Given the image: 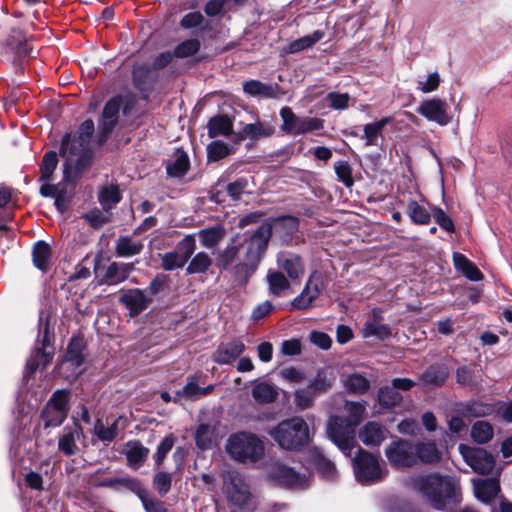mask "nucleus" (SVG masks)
<instances>
[{
    "label": "nucleus",
    "instance_id": "nucleus-38",
    "mask_svg": "<svg viewBox=\"0 0 512 512\" xmlns=\"http://www.w3.org/2000/svg\"><path fill=\"white\" fill-rule=\"evenodd\" d=\"M346 390L353 394L362 395L370 388L369 380L362 374L353 373L343 380Z\"/></svg>",
    "mask_w": 512,
    "mask_h": 512
},
{
    "label": "nucleus",
    "instance_id": "nucleus-39",
    "mask_svg": "<svg viewBox=\"0 0 512 512\" xmlns=\"http://www.w3.org/2000/svg\"><path fill=\"white\" fill-rule=\"evenodd\" d=\"M471 437L478 444L489 442L494 436L493 426L487 421H476L471 428Z\"/></svg>",
    "mask_w": 512,
    "mask_h": 512
},
{
    "label": "nucleus",
    "instance_id": "nucleus-43",
    "mask_svg": "<svg viewBox=\"0 0 512 512\" xmlns=\"http://www.w3.org/2000/svg\"><path fill=\"white\" fill-rule=\"evenodd\" d=\"M212 265V259L205 252H198L191 258L187 268V274H201L205 273Z\"/></svg>",
    "mask_w": 512,
    "mask_h": 512
},
{
    "label": "nucleus",
    "instance_id": "nucleus-56",
    "mask_svg": "<svg viewBox=\"0 0 512 512\" xmlns=\"http://www.w3.org/2000/svg\"><path fill=\"white\" fill-rule=\"evenodd\" d=\"M68 402H69V391L61 389V390H56L52 394L51 398L48 400L46 405H48L52 408H55L59 411H62L68 415V412H69Z\"/></svg>",
    "mask_w": 512,
    "mask_h": 512
},
{
    "label": "nucleus",
    "instance_id": "nucleus-33",
    "mask_svg": "<svg viewBox=\"0 0 512 512\" xmlns=\"http://www.w3.org/2000/svg\"><path fill=\"white\" fill-rule=\"evenodd\" d=\"M143 250L141 241H134L129 236H119L115 242V251L119 257L138 255Z\"/></svg>",
    "mask_w": 512,
    "mask_h": 512
},
{
    "label": "nucleus",
    "instance_id": "nucleus-48",
    "mask_svg": "<svg viewBox=\"0 0 512 512\" xmlns=\"http://www.w3.org/2000/svg\"><path fill=\"white\" fill-rule=\"evenodd\" d=\"M182 397L188 400H197L200 398V387L196 376H189L182 390L176 392L174 402L179 401Z\"/></svg>",
    "mask_w": 512,
    "mask_h": 512
},
{
    "label": "nucleus",
    "instance_id": "nucleus-5",
    "mask_svg": "<svg viewBox=\"0 0 512 512\" xmlns=\"http://www.w3.org/2000/svg\"><path fill=\"white\" fill-rule=\"evenodd\" d=\"M353 468L356 479L362 484L376 483L387 474V469L381 465L379 458L361 447H357V455L353 458Z\"/></svg>",
    "mask_w": 512,
    "mask_h": 512
},
{
    "label": "nucleus",
    "instance_id": "nucleus-51",
    "mask_svg": "<svg viewBox=\"0 0 512 512\" xmlns=\"http://www.w3.org/2000/svg\"><path fill=\"white\" fill-rule=\"evenodd\" d=\"M82 218H84L94 229H99L111 221V214L105 210L103 212L98 208H94L85 213Z\"/></svg>",
    "mask_w": 512,
    "mask_h": 512
},
{
    "label": "nucleus",
    "instance_id": "nucleus-42",
    "mask_svg": "<svg viewBox=\"0 0 512 512\" xmlns=\"http://www.w3.org/2000/svg\"><path fill=\"white\" fill-rule=\"evenodd\" d=\"M243 90L246 94L251 96H263L265 98H272L275 96V89L273 86L264 84L258 80L246 81L243 84Z\"/></svg>",
    "mask_w": 512,
    "mask_h": 512
},
{
    "label": "nucleus",
    "instance_id": "nucleus-24",
    "mask_svg": "<svg viewBox=\"0 0 512 512\" xmlns=\"http://www.w3.org/2000/svg\"><path fill=\"white\" fill-rule=\"evenodd\" d=\"M123 453L126 456L128 466L134 470H137L147 459L149 449L143 446L139 441H128L126 443V449Z\"/></svg>",
    "mask_w": 512,
    "mask_h": 512
},
{
    "label": "nucleus",
    "instance_id": "nucleus-1",
    "mask_svg": "<svg viewBox=\"0 0 512 512\" xmlns=\"http://www.w3.org/2000/svg\"><path fill=\"white\" fill-rule=\"evenodd\" d=\"M409 486L437 510H445L462 498L459 484L452 477L437 473L415 475L409 479Z\"/></svg>",
    "mask_w": 512,
    "mask_h": 512
},
{
    "label": "nucleus",
    "instance_id": "nucleus-57",
    "mask_svg": "<svg viewBox=\"0 0 512 512\" xmlns=\"http://www.w3.org/2000/svg\"><path fill=\"white\" fill-rule=\"evenodd\" d=\"M144 490L145 488L140 480L129 476L119 477L118 492L130 491L139 497V495L143 494Z\"/></svg>",
    "mask_w": 512,
    "mask_h": 512
},
{
    "label": "nucleus",
    "instance_id": "nucleus-28",
    "mask_svg": "<svg viewBox=\"0 0 512 512\" xmlns=\"http://www.w3.org/2000/svg\"><path fill=\"white\" fill-rule=\"evenodd\" d=\"M416 447V464L422 462L425 464L437 463L441 459V452L438 450L435 442L425 441L414 443Z\"/></svg>",
    "mask_w": 512,
    "mask_h": 512
},
{
    "label": "nucleus",
    "instance_id": "nucleus-10",
    "mask_svg": "<svg viewBox=\"0 0 512 512\" xmlns=\"http://www.w3.org/2000/svg\"><path fill=\"white\" fill-rule=\"evenodd\" d=\"M385 455L391 465L398 468L416 465V447L408 440L393 441L386 447Z\"/></svg>",
    "mask_w": 512,
    "mask_h": 512
},
{
    "label": "nucleus",
    "instance_id": "nucleus-54",
    "mask_svg": "<svg viewBox=\"0 0 512 512\" xmlns=\"http://www.w3.org/2000/svg\"><path fill=\"white\" fill-rule=\"evenodd\" d=\"M335 173L340 182H342L346 187L350 188L354 184V179L352 176V168L350 164L345 160H339L334 163Z\"/></svg>",
    "mask_w": 512,
    "mask_h": 512
},
{
    "label": "nucleus",
    "instance_id": "nucleus-62",
    "mask_svg": "<svg viewBox=\"0 0 512 512\" xmlns=\"http://www.w3.org/2000/svg\"><path fill=\"white\" fill-rule=\"evenodd\" d=\"M200 49V42L197 39H188L176 46L174 55L177 58H185L196 54Z\"/></svg>",
    "mask_w": 512,
    "mask_h": 512
},
{
    "label": "nucleus",
    "instance_id": "nucleus-34",
    "mask_svg": "<svg viewBox=\"0 0 512 512\" xmlns=\"http://www.w3.org/2000/svg\"><path fill=\"white\" fill-rule=\"evenodd\" d=\"M226 231L222 225H215L201 229L198 232V237L201 244L208 248H214L225 237Z\"/></svg>",
    "mask_w": 512,
    "mask_h": 512
},
{
    "label": "nucleus",
    "instance_id": "nucleus-47",
    "mask_svg": "<svg viewBox=\"0 0 512 512\" xmlns=\"http://www.w3.org/2000/svg\"><path fill=\"white\" fill-rule=\"evenodd\" d=\"M407 213L415 224L426 225L430 222L431 214L417 201L411 200L407 205Z\"/></svg>",
    "mask_w": 512,
    "mask_h": 512
},
{
    "label": "nucleus",
    "instance_id": "nucleus-25",
    "mask_svg": "<svg viewBox=\"0 0 512 512\" xmlns=\"http://www.w3.org/2000/svg\"><path fill=\"white\" fill-rule=\"evenodd\" d=\"M34 266L42 272H47L52 264V250L48 243L39 240L32 247Z\"/></svg>",
    "mask_w": 512,
    "mask_h": 512
},
{
    "label": "nucleus",
    "instance_id": "nucleus-46",
    "mask_svg": "<svg viewBox=\"0 0 512 512\" xmlns=\"http://www.w3.org/2000/svg\"><path fill=\"white\" fill-rule=\"evenodd\" d=\"M317 395L308 387L298 388L294 391V404L299 410H306L314 405Z\"/></svg>",
    "mask_w": 512,
    "mask_h": 512
},
{
    "label": "nucleus",
    "instance_id": "nucleus-17",
    "mask_svg": "<svg viewBox=\"0 0 512 512\" xmlns=\"http://www.w3.org/2000/svg\"><path fill=\"white\" fill-rule=\"evenodd\" d=\"M271 477L280 485L291 489L303 488L306 484V477L294 469L279 465L271 471Z\"/></svg>",
    "mask_w": 512,
    "mask_h": 512
},
{
    "label": "nucleus",
    "instance_id": "nucleus-8",
    "mask_svg": "<svg viewBox=\"0 0 512 512\" xmlns=\"http://www.w3.org/2000/svg\"><path fill=\"white\" fill-rule=\"evenodd\" d=\"M224 490L228 501L239 508L247 507L252 497L244 477L234 470L225 473Z\"/></svg>",
    "mask_w": 512,
    "mask_h": 512
},
{
    "label": "nucleus",
    "instance_id": "nucleus-9",
    "mask_svg": "<svg viewBox=\"0 0 512 512\" xmlns=\"http://www.w3.org/2000/svg\"><path fill=\"white\" fill-rule=\"evenodd\" d=\"M271 236L272 226L268 223L262 224L246 242V253L243 263L257 269Z\"/></svg>",
    "mask_w": 512,
    "mask_h": 512
},
{
    "label": "nucleus",
    "instance_id": "nucleus-49",
    "mask_svg": "<svg viewBox=\"0 0 512 512\" xmlns=\"http://www.w3.org/2000/svg\"><path fill=\"white\" fill-rule=\"evenodd\" d=\"M256 271L255 268L249 266V264L239 263L235 265L231 271V275L235 285L245 286L249 282V278Z\"/></svg>",
    "mask_w": 512,
    "mask_h": 512
},
{
    "label": "nucleus",
    "instance_id": "nucleus-52",
    "mask_svg": "<svg viewBox=\"0 0 512 512\" xmlns=\"http://www.w3.org/2000/svg\"><path fill=\"white\" fill-rule=\"evenodd\" d=\"M319 296V290H302V292L291 302V309L305 310Z\"/></svg>",
    "mask_w": 512,
    "mask_h": 512
},
{
    "label": "nucleus",
    "instance_id": "nucleus-61",
    "mask_svg": "<svg viewBox=\"0 0 512 512\" xmlns=\"http://www.w3.org/2000/svg\"><path fill=\"white\" fill-rule=\"evenodd\" d=\"M141 500L143 508L146 512H167L165 503L154 496L147 493L146 489L143 494L138 497Z\"/></svg>",
    "mask_w": 512,
    "mask_h": 512
},
{
    "label": "nucleus",
    "instance_id": "nucleus-30",
    "mask_svg": "<svg viewBox=\"0 0 512 512\" xmlns=\"http://www.w3.org/2000/svg\"><path fill=\"white\" fill-rule=\"evenodd\" d=\"M207 128L210 138L229 136L233 131V122L226 115H218L209 120Z\"/></svg>",
    "mask_w": 512,
    "mask_h": 512
},
{
    "label": "nucleus",
    "instance_id": "nucleus-59",
    "mask_svg": "<svg viewBox=\"0 0 512 512\" xmlns=\"http://www.w3.org/2000/svg\"><path fill=\"white\" fill-rule=\"evenodd\" d=\"M240 248L241 247L238 245L227 246L217 256V266L222 269H226L227 267H229L238 257Z\"/></svg>",
    "mask_w": 512,
    "mask_h": 512
},
{
    "label": "nucleus",
    "instance_id": "nucleus-40",
    "mask_svg": "<svg viewBox=\"0 0 512 512\" xmlns=\"http://www.w3.org/2000/svg\"><path fill=\"white\" fill-rule=\"evenodd\" d=\"M323 37L324 32L316 30L311 35H306L292 41L288 46V52L294 54L306 50L319 42Z\"/></svg>",
    "mask_w": 512,
    "mask_h": 512
},
{
    "label": "nucleus",
    "instance_id": "nucleus-45",
    "mask_svg": "<svg viewBox=\"0 0 512 512\" xmlns=\"http://www.w3.org/2000/svg\"><path fill=\"white\" fill-rule=\"evenodd\" d=\"M379 404L384 408H392L402 401V395L393 386L380 388L378 392Z\"/></svg>",
    "mask_w": 512,
    "mask_h": 512
},
{
    "label": "nucleus",
    "instance_id": "nucleus-55",
    "mask_svg": "<svg viewBox=\"0 0 512 512\" xmlns=\"http://www.w3.org/2000/svg\"><path fill=\"white\" fill-rule=\"evenodd\" d=\"M153 487L160 496H165L172 486V474L165 471H158L153 477Z\"/></svg>",
    "mask_w": 512,
    "mask_h": 512
},
{
    "label": "nucleus",
    "instance_id": "nucleus-60",
    "mask_svg": "<svg viewBox=\"0 0 512 512\" xmlns=\"http://www.w3.org/2000/svg\"><path fill=\"white\" fill-rule=\"evenodd\" d=\"M175 443V437L170 434L166 436L158 445L157 452L155 454V467L160 468L167 454L172 450Z\"/></svg>",
    "mask_w": 512,
    "mask_h": 512
},
{
    "label": "nucleus",
    "instance_id": "nucleus-58",
    "mask_svg": "<svg viewBox=\"0 0 512 512\" xmlns=\"http://www.w3.org/2000/svg\"><path fill=\"white\" fill-rule=\"evenodd\" d=\"M58 163L57 154L54 151L45 153L41 164V181H46L52 176Z\"/></svg>",
    "mask_w": 512,
    "mask_h": 512
},
{
    "label": "nucleus",
    "instance_id": "nucleus-19",
    "mask_svg": "<svg viewBox=\"0 0 512 512\" xmlns=\"http://www.w3.org/2000/svg\"><path fill=\"white\" fill-rule=\"evenodd\" d=\"M474 494L483 503H491L500 491V484L496 478L473 480Z\"/></svg>",
    "mask_w": 512,
    "mask_h": 512
},
{
    "label": "nucleus",
    "instance_id": "nucleus-41",
    "mask_svg": "<svg viewBox=\"0 0 512 512\" xmlns=\"http://www.w3.org/2000/svg\"><path fill=\"white\" fill-rule=\"evenodd\" d=\"M92 432L100 441L111 443L118 435V420H115L109 427H105L102 420L97 419Z\"/></svg>",
    "mask_w": 512,
    "mask_h": 512
},
{
    "label": "nucleus",
    "instance_id": "nucleus-64",
    "mask_svg": "<svg viewBox=\"0 0 512 512\" xmlns=\"http://www.w3.org/2000/svg\"><path fill=\"white\" fill-rule=\"evenodd\" d=\"M229 147L222 141H213L207 147L208 159L218 161L229 155Z\"/></svg>",
    "mask_w": 512,
    "mask_h": 512
},
{
    "label": "nucleus",
    "instance_id": "nucleus-20",
    "mask_svg": "<svg viewBox=\"0 0 512 512\" xmlns=\"http://www.w3.org/2000/svg\"><path fill=\"white\" fill-rule=\"evenodd\" d=\"M277 264L292 280L300 279L304 274V265L298 255L280 252L277 255Z\"/></svg>",
    "mask_w": 512,
    "mask_h": 512
},
{
    "label": "nucleus",
    "instance_id": "nucleus-4",
    "mask_svg": "<svg viewBox=\"0 0 512 512\" xmlns=\"http://www.w3.org/2000/svg\"><path fill=\"white\" fill-rule=\"evenodd\" d=\"M225 448L232 459L241 463H256L265 452L263 441L256 434L247 431L231 434Z\"/></svg>",
    "mask_w": 512,
    "mask_h": 512
},
{
    "label": "nucleus",
    "instance_id": "nucleus-6",
    "mask_svg": "<svg viewBox=\"0 0 512 512\" xmlns=\"http://www.w3.org/2000/svg\"><path fill=\"white\" fill-rule=\"evenodd\" d=\"M329 439L344 453L351 457L352 450L357 447L354 428L342 417L332 416L327 424Z\"/></svg>",
    "mask_w": 512,
    "mask_h": 512
},
{
    "label": "nucleus",
    "instance_id": "nucleus-29",
    "mask_svg": "<svg viewBox=\"0 0 512 512\" xmlns=\"http://www.w3.org/2000/svg\"><path fill=\"white\" fill-rule=\"evenodd\" d=\"M277 387L269 382H257L252 388V397L257 403L269 404L274 402L278 397Z\"/></svg>",
    "mask_w": 512,
    "mask_h": 512
},
{
    "label": "nucleus",
    "instance_id": "nucleus-31",
    "mask_svg": "<svg viewBox=\"0 0 512 512\" xmlns=\"http://www.w3.org/2000/svg\"><path fill=\"white\" fill-rule=\"evenodd\" d=\"M391 121L390 117H384L379 121L368 123L363 127V136L366 146H378L379 137L382 136L384 127Z\"/></svg>",
    "mask_w": 512,
    "mask_h": 512
},
{
    "label": "nucleus",
    "instance_id": "nucleus-27",
    "mask_svg": "<svg viewBox=\"0 0 512 512\" xmlns=\"http://www.w3.org/2000/svg\"><path fill=\"white\" fill-rule=\"evenodd\" d=\"M358 435L364 445L379 446L385 439V429L377 422H368Z\"/></svg>",
    "mask_w": 512,
    "mask_h": 512
},
{
    "label": "nucleus",
    "instance_id": "nucleus-7",
    "mask_svg": "<svg viewBox=\"0 0 512 512\" xmlns=\"http://www.w3.org/2000/svg\"><path fill=\"white\" fill-rule=\"evenodd\" d=\"M283 120L281 130L286 134L304 135L324 128V120L317 117H298L289 107L280 110Z\"/></svg>",
    "mask_w": 512,
    "mask_h": 512
},
{
    "label": "nucleus",
    "instance_id": "nucleus-63",
    "mask_svg": "<svg viewBox=\"0 0 512 512\" xmlns=\"http://www.w3.org/2000/svg\"><path fill=\"white\" fill-rule=\"evenodd\" d=\"M178 253L185 263L192 257L196 250V240L193 234L186 235L178 244H177Z\"/></svg>",
    "mask_w": 512,
    "mask_h": 512
},
{
    "label": "nucleus",
    "instance_id": "nucleus-16",
    "mask_svg": "<svg viewBox=\"0 0 512 512\" xmlns=\"http://www.w3.org/2000/svg\"><path fill=\"white\" fill-rule=\"evenodd\" d=\"M157 292L158 290H150ZM152 294L147 295L142 290H127L120 298L121 303L129 310L130 317H134L147 308L152 300Z\"/></svg>",
    "mask_w": 512,
    "mask_h": 512
},
{
    "label": "nucleus",
    "instance_id": "nucleus-32",
    "mask_svg": "<svg viewBox=\"0 0 512 512\" xmlns=\"http://www.w3.org/2000/svg\"><path fill=\"white\" fill-rule=\"evenodd\" d=\"M132 264L125 263H111L104 274V280L107 285H117L120 282L124 281L129 272L132 270Z\"/></svg>",
    "mask_w": 512,
    "mask_h": 512
},
{
    "label": "nucleus",
    "instance_id": "nucleus-37",
    "mask_svg": "<svg viewBox=\"0 0 512 512\" xmlns=\"http://www.w3.org/2000/svg\"><path fill=\"white\" fill-rule=\"evenodd\" d=\"M453 261L455 268L469 280L478 281L481 279L482 273L474 265V263L468 260L464 255L460 253H454Z\"/></svg>",
    "mask_w": 512,
    "mask_h": 512
},
{
    "label": "nucleus",
    "instance_id": "nucleus-26",
    "mask_svg": "<svg viewBox=\"0 0 512 512\" xmlns=\"http://www.w3.org/2000/svg\"><path fill=\"white\" fill-rule=\"evenodd\" d=\"M85 341L82 336H73L67 346L62 364H70L74 368L80 367L84 362Z\"/></svg>",
    "mask_w": 512,
    "mask_h": 512
},
{
    "label": "nucleus",
    "instance_id": "nucleus-23",
    "mask_svg": "<svg viewBox=\"0 0 512 512\" xmlns=\"http://www.w3.org/2000/svg\"><path fill=\"white\" fill-rule=\"evenodd\" d=\"M336 376L333 371L322 368L317 370L316 375L309 381L308 387L317 395L326 394L334 386Z\"/></svg>",
    "mask_w": 512,
    "mask_h": 512
},
{
    "label": "nucleus",
    "instance_id": "nucleus-22",
    "mask_svg": "<svg viewBox=\"0 0 512 512\" xmlns=\"http://www.w3.org/2000/svg\"><path fill=\"white\" fill-rule=\"evenodd\" d=\"M449 377V370L445 365H431L421 375L420 382L426 388L442 386Z\"/></svg>",
    "mask_w": 512,
    "mask_h": 512
},
{
    "label": "nucleus",
    "instance_id": "nucleus-53",
    "mask_svg": "<svg viewBox=\"0 0 512 512\" xmlns=\"http://www.w3.org/2000/svg\"><path fill=\"white\" fill-rule=\"evenodd\" d=\"M494 412L492 404L472 402L463 408V414L468 417H485Z\"/></svg>",
    "mask_w": 512,
    "mask_h": 512
},
{
    "label": "nucleus",
    "instance_id": "nucleus-14",
    "mask_svg": "<svg viewBox=\"0 0 512 512\" xmlns=\"http://www.w3.org/2000/svg\"><path fill=\"white\" fill-rule=\"evenodd\" d=\"M122 104V99L119 96L111 98L104 106L102 116L99 120L100 142L107 139L109 134L114 129L117 121L118 114Z\"/></svg>",
    "mask_w": 512,
    "mask_h": 512
},
{
    "label": "nucleus",
    "instance_id": "nucleus-21",
    "mask_svg": "<svg viewBox=\"0 0 512 512\" xmlns=\"http://www.w3.org/2000/svg\"><path fill=\"white\" fill-rule=\"evenodd\" d=\"M48 346L49 340L47 331H45L42 340V347L36 348L26 363V368L31 374H33L40 367H46L52 361L53 352L47 350Z\"/></svg>",
    "mask_w": 512,
    "mask_h": 512
},
{
    "label": "nucleus",
    "instance_id": "nucleus-15",
    "mask_svg": "<svg viewBox=\"0 0 512 512\" xmlns=\"http://www.w3.org/2000/svg\"><path fill=\"white\" fill-rule=\"evenodd\" d=\"M78 176L79 174L70 178L69 180L64 177V181L58 184L44 183L40 188V193L44 197L54 198L57 210L64 212L67 208V204L70 198L67 191V182L74 181Z\"/></svg>",
    "mask_w": 512,
    "mask_h": 512
},
{
    "label": "nucleus",
    "instance_id": "nucleus-3",
    "mask_svg": "<svg viewBox=\"0 0 512 512\" xmlns=\"http://www.w3.org/2000/svg\"><path fill=\"white\" fill-rule=\"evenodd\" d=\"M268 433L285 450H299L310 441L309 427L302 417L283 420Z\"/></svg>",
    "mask_w": 512,
    "mask_h": 512
},
{
    "label": "nucleus",
    "instance_id": "nucleus-36",
    "mask_svg": "<svg viewBox=\"0 0 512 512\" xmlns=\"http://www.w3.org/2000/svg\"><path fill=\"white\" fill-rule=\"evenodd\" d=\"M274 132L275 129L270 123L261 121L246 124L242 129L243 135L251 140L270 137Z\"/></svg>",
    "mask_w": 512,
    "mask_h": 512
},
{
    "label": "nucleus",
    "instance_id": "nucleus-2",
    "mask_svg": "<svg viewBox=\"0 0 512 512\" xmlns=\"http://www.w3.org/2000/svg\"><path fill=\"white\" fill-rule=\"evenodd\" d=\"M93 133L94 122L88 119L79 126L74 135L64 136L60 155L66 159L65 178L67 180L80 174L89 165L91 160L89 144Z\"/></svg>",
    "mask_w": 512,
    "mask_h": 512
},
{
    "label": "nucleus",
    "instance_id": "nucleus-50",
    "mask_svg": "<svg viewBox=\"0 0 512 512\" xmlns=\"http://www.w3.org/2000/svg\"><path fill=\"white\" fill-rule=\"evenodd\" d=\"M41 417L45 427H57L64 422L67 418V414L46 405L41 413Z\"/></svg>",
    "mask_w": 512,
    "mask_h": 512
},
{
    "label": "nucleus",
    "instance_id": "nucleus-18",
    "mask_svg": "<svg viewBox=\"0 0 512 512\" xmlns=\"http://www.w3.org/2000/svg\"><path fill=\"white\" fill-rule=\"evenodd\" d=\"M245 350V344L240 340H232L221 344L213 355V360L221 365L235 361Z\"/></svg>",
    "mask_w": 512,
    "mask_h": 512
},
{
    "label": "nucleus",
    "instance_id": "nucleus-12",
    "mask_svg": "<svg viewBox=\"0 0 512 512\" xmlns=\"http://www.w3.org/2000/svg\"><path fill=\"white\" fill-rule=\"evenodd\" d=\"M416 111L427 120L436 122L441 126L447 125L452 119L447 103L439 98L422 101Z\"/></svg>",
    "mask_w": 512,
    "mask_h": 512
},
{
    "label": "nucleus",
    "instance_id": "nucleus-13",
    "mask_svg": "<svg viewBox=\"0 0 512 512\" xmlns=\"http://www.w3.org/2000/svg\"><path fill=\"white\" fill-rule=\"evenodd\" d=\"M84 438V431L78 422L65 426L58 437V450L65 456H73L79 452L77 441Z\"/></svg>",
    "mask_w": 512,
    "mask_h": 512
},
{
    "label": "nucleus",
    "instance_id": "nucleus-11",
    "mask_svg": "<svg viewBox=\"0 0 512 512\" xmlns=\"http://www.w3.org/2000/svg\"><path fill=\"white\" fill-rule=\"evenodd\" d=\"M459 451L465 462L478 474H490L495 467V459L492 454L483 448L470 447L460 444Z\"/></svg>",
    "mask_w": 512,
    "mask_h": 512
},
{
    "label": "nucleus",
    "instance_id": "nucleus-44",
    "mask_svg": "<svg viewBox=\"0 0 512 512\" xmlns=\"http://www.w3.org/2000/svg\"><path fill=\"white\" fill-rule=\"evenodd\" d=\"M98 200L102 208L109 212L121 200L120 192L116 186L110 185L104 187L100 193Z\"/></svg>",
    "mask_w": 512,
    "mask_h": 512
},
{
    "label": "nucleus",
    "instance_id": "nucleus-35",
    "mask_svg": "<svg viewBox=\"0 0 512 512\" xmlns=\"http://www.w3.org/2000/svg\"><path fill=\"white\" fill-rule=\"evenodd\" d=\"M190 162L187 154L182 150H177L173 159L166 165L167 174L171 177H182L189 168Z\"/></svg>",
    "mask_w": 512,
    "mask_h": 512
}]
</instances>
